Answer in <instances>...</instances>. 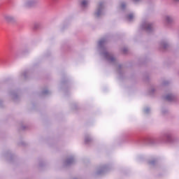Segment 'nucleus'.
I'll list each match as a JSON object with an SVG mask.
<instances>
[{
  "label": "nucleus",
  "instance_id": "f257e3e1",
  "mask_svg": "<svg viewBox=\"0 0 179 179\" xmlns=\"http://www.w3.org/2000/svg\"><path fill=\"white\" fill-rule=\"evenodd\" d=\"M81 5L82 6H86V5H87V1L86 0L83 1L81 3Z\"/></svg>",
  "mask_w": 179,
  "mask_h": 179
},
{
  "label": "nucleus",
  "instance_id": "7ed1b4c3",
  "mask_svg": "<svg viewBox=\"0 0 179 179\" xmlns=\"http://www.w3.org/2000/svg\"><path fill=\"white\" fill-rule=\"evenodd\" d=\"M173 97V96H171V95H168L167 96H166V100H171V98Z\"/></svg>",
  "mask_w": 179,
  "mask_h": 179
},
{
  "label": "nucleus",
  "instance_id": "f03ea898",
  "mask_svg": "<svg viewBox=\"0 0 179 179\" xmlns=\"http://www.w3.org/2000/svg\"><path fill=\"white\" fill-rule=\"evenodd\" d=\"M134 18V15L132 14H130L128 15L127 19L129 20H131Z\"/></svg>",
  "mask_w": 179,
  "mask_h": 179
},
{
  "label": "nucleus",
  "instance_id": "39448f33",
  "mask_svg": "<svg viewBox=\"0 0 179 179\" xmlns=\"http://www.w3.org/2000/svg\"><path fill=\"white\" fill-rule=\"evenodd\" d=\"M134 1V2H138V1H139V0H133Z\"/></svg>",
  "mask_w": 179,
  "mask_h": 179
},
{
  "label": "nucleus",
  "instance_id": "20e7f679",
  "mask_svg": "<svg viewBox=\"0 0 179 179\" xmlns=\"http://www.w3.org/2000/svg\"><path fill=\"white\" fill-rule=\"evenodd\" d=\"M152 28V26L151 25H149L148 27V28H147V30H149L150 29H151Z\"/></svg>",
  "mask_w": 179,
  "mask_h": 179
}]
</instances>
